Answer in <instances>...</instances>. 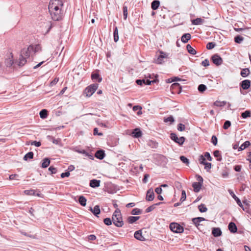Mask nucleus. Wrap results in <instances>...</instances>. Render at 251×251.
<instances>
[{"label": "nucleus", "mask_w": 251, "mask_h": 251, "mask_svg": "<svg viewBox=\"0 0 251 251\" xmlns=\"http://www.w3.org/2000/svg\"><path fill=\"white\" fill-rule=\"evenodd\" d=\"M154 198V194L152 189H149L147 192L146 200L148 201H152Z\"/></svg>", "instance_id": "4468645a"}, {"label": "nucleus", "mask_w": 251, "mask_h": 251, "mask_svg": "<svg viewBox=\"0 0 251 251\" xmlns=\"http://www.w3.org/2000/svg\"><path fill=\"white\" fill-rule=\"evenodd\" d=\"M213 155L215 157L217 158V161H222V157L219 151L216 150V151H214Z\"/></svg>", "instance_id": "ea45409f"}, {"label": "nucleus", "mask_w": 251, "mask_h": 251, "mask_svg": "<svg viewBox=\"0 0 251 251\" xmlns=\"http://www.w3.org/2000/svg\"><path fill=\"white\" fill-rule=\"evenodd\" d=\"M5 64L7 67H10L12 65L14 64L12 53H10L8 58L5 59Z\"/></svg>", "instance_id": "ddd939ff"}, {"label": "nucleus", "mask_w": 251, "mask_h": 251, "mask_svg": "<svg viewBox=\"0 0 251 251\" xmlns=\"http://www.w3.org/2000/svg\"><path fill=\"white\" fill-rule=\"evenodd\" d=\"M148 145L152 148H156L158 146V144L155 141L150 140L148 142Z\"/></svg>", "instance_id": "de8ad7c7"}, {"label": "nucleus", "mask_w": 251, "mask_h": 251, "mask_svg": "<svg viewBox=\"0 0 251 251\" xmlns=\"http://www.w3.org/2000/svg\"><path fill=\"white\" fill-rule=\"evenodd\" d=\"M251 85V81L249 79H245L240 83V87L243 90L249 89Z\"/></svg>", "instance_id": "f8f14e48"}, {"label": "nucleus", "mask_w": 251, "mask_h": 251, "mask_svg": "<svg viewBox=\"0 0 251 251\" xmlns=\"http://www.w3.org/2000/svg\"><path fill=\"white\" fill-rule=\"evenodd\" d=\"M100 181L95 179H92L90 181L89 185L92 188H97L100 186Z\"/></svg>", "instance_id": "4be33fe9"}, {"label": "nucleus", "mask_w": 251, "mask_h": 251, "mask_svg": "<svg viewBox=\"0 0 251 251\" xmlns=\"http://www.w3.org/2000/svg\"><path fill=\"white\" fill-rule=\"evenodd\" d=\"M216 45V44L215 42H208L206 45V49L207 50H212Z\"/></svg>", "instance_id": "3c124183"}, {"label": "nucleus", "mask_w": 251, "mask_h": 251, "mask_svg": "<svg viewBox=\"0 0 251 251\" xmlns=\"http://www.w3.org/2000/svg\"><path fill=\"white\" fill-rule=\"evenodd\" d=\"M241 116L243 119H246L251 117V111L249 110H246L245 112L241 113Z\"/></svg>", "instance_id": "f704fd0d"}, {"label": "nucleus", "mask_w": 251, "mask_h": 251, "mask_svg": "<svg viewBox=\"0 0 251 251\" xmlns=\"http://www.w3.org/2000/svg\"><path fill=\"white\" fill-rule=\"evenodd\" d=\"M211 142L214 146L217 145L218 143V139L216 136L213 135L211 138Z\"/></svg>", "instance_id": "e2e57ef3"}, {"label": "nucleus", "mask_w": 251, "mask_h": 251, "mask_svg": "<svg viewBox=\"0 0 251 251\" xmlns=\"http://www.w3.org/2000/svg\"><path fill=\"white\" fill-rule=\"evenodd\" d=\"M199 160L201 164L203 165L206 162H205V157L204 155L203 156L202 155H201L199 156Z\"/></svg>", "instance_id": "bf43d9fd"}, {"label": "nucleus", "mask_w": 251, "mask_h": 251, "mask_svg": "<svg viewBox=\"0 0 251 251\" xmlns=\"http://www.w3.org/2000/svg\"><path fill=\"white\" fill-rule=\"evenodd\" d=\"M132 136L134 138H139L142 135V132L139 128L134 129L131 133Z\"/></svg>", "instance_id": "dca6fc26"}, {"label": "nucleus", "mask_w": 251, "mask_h": 251, "mask_svg": "<svg viewBox=\"0 0 251 251\" xmlns=\"http://www.w3.org/2000/svg\"><path fill=\"white\" fill-rule=\"evenodd\" d=\"M78 202L81 206H85L86 205L87 199L83 196H80L78 197Z\"/></svg>", "instance_id": "c756f323"}, {"label": "nucleus", "mask_w": 251, "mask_h": 251, "mask_svg": "<svg viewBox=\"0 0 251 251\" xmlns=\"http://www.w3.org/2000/svg\"><path fill=\"white\" fill-rule=\"evenodd\" d=\"M41 50V47L39 45H36L34 47L33 46V52L34 53Z\"/></svg>", "instance_id": "680f3d73"}, {"label": "nucleus", "mask_w": 251, "mask_h": 251, "mask_svg": "<svg viewBox=\"0 0 251 251\" xmlns=\"http://www.w3.org/2000/svg\"><path fill=\"white\" fill-rule=\"evenodd\" d=\"M25 194L29 196H35L36 191L35 190L30 189V190H26L24 191Z\"/></svg>", "instance_id": "09e8293b"}, {"label": "nucleus", "mask_w": 251, "mask_h": 251, "mask_svg": "<svg viewBox=\"0 0 251 251\" xmlns=\"http://www.w3.org/2000/svg\"><path fill=\"white\" fill-rule=\"evenodd\" d=\"M226 103V101H216L213 103V105L217 107H223L224 106Z\"/></svg>", "instance_id": "37998d69"}, {"label": "nucleus", "mask_w": 251, "mask_h": 251, "mask_svg": "<svg viewBox=\"0 0 251 251\" xmlns=\"http://www.w3.org/2000/svg\"><path fill=\"white\" fill-rule=\"evenodd\" d=\"M91 78L94 81H98L99 82H101L102 80V78L100 77L98 73H93L91 74Z\"/></svg>", "instance_id": "393cba45"}, {"label": "nucleus", "mask_w": 251, "mask_h": 251, "mask_svg": "<svg viewBox=\"0 0 251 251\" xmlns=\"http://www.w3.org/2000/svg\"><path fill=\"white\" fill-rule=\"evenodd\" d=\"M160 1L158 0H154L152 1L151 3V8L152 10H157L159 5H160Z\"/></svg>", "instance_id": "a878e982"}, {"label": "nucleus", "mask_w": 251, "mask_h": 251, "mask_svg": "<svg viewBox=\"0 0 251 251\" xmlns=\"http://www.w3.org/2000/svg\"><path fill=\"white\" fill-rule=\"evenodd\" d=\"M158 75H154L153 74H147L145 75V77L147 79H158Z\"/></svg>", "instance_id": "c9c22d12"}, {"label": "nucleus", "mask_w": 251, "mask_h": 251, "mask_svg": "<svg viewBox=\"0 0 251 251\" xmlns=\"http://www.w3.org/2000/svg\"><path fill=\"white\" fill-rule=\"evenodd\" d=\"M160 54L158 56L157 59L155 60V63L158 64H162L163 59L164 58H167L168 57V54L162 51H160Z\"/></svg>", "instance_id": "9b49d317"}, {"label": "nucleus", "mask_w": 251, "mask_h": 251, "mask_svg": "<svg viewBox=\"0 0 251 251\" xmlns=\"http://www.w3.org/2000/svg\"><path fill=\"white\" fill-rule=\"evenodd\" d=\"M177 129L178 131H183L185 129V126L184 124L180 123L178 124Z\"/></svg>", "instance_id": "6e6d98bb"}, {"label": "nucleus", "mask_w": 251, "mask_h": 251, "mask_svg": "<svg viewBox=\"0 0 251 251\" xmlns=\"http://www.w3.org/2000/svg\"><path fill=\"white\" fill-rule=\"evenodd\" d=\"M50 161L49 158H45L42 161L41 167L46 168L50 165Z\"/></svg>", "instance_id": "c85d7f7f"}, {"label": "nucleus", "mask_w": 251, "mask_h": 251, "mask_svg": "<svg viewBox=\"0 0 251 251\" xmlns=\"http://www.w3.org/2000/svg\"><path fill=\"white\" fill-rule=\"evenodd\" d=\"M99 86L98 84L94 83L87 87L84 91V95L87 97H91L97 90Z\"/></svg>", "instance_id": "20e7f679"}, {"label": "nucleus", "mask_w": 251, "mask_h": 251, "mask_svg": "<svg viewBox=\"0 0 251 251\" xmlns=\"http://www.w3.org/2000/svg\"><path fill=\"white\" fill-rule=\"evenodd\" d=\"M191 37L190 33H185L181 38V41L184 43H186L191 39Z\"/></svg>", "instance_id": "cd10ccee"}, {"label": "nucleus", "mask_w": 251, "mask_h": 251, "mask_svg": "<svg viewBox=\"0 0 251 251\" xmlns=\"http://www.w3.org/2000/svg\"><path fill=\"white\" fill-rule=\"evenodd\" d=\"M50 13L51 18L53 21H59L62 18V13L61 10H57L56 11L50 12Z\"/></svg>", "instance_id": "1a4fd4ad"}, {"label": "nucleus", "mask_w": 251, "mask_h": 251, "mask_svg": "<svg viewBox=\"0 0 251 251\" xmlns=\"http://www.w3.org/2000/svg\"><path fill=\"white\" fill-rule=\"evenodd\" d=\"M244 203V205H243V207H241L244 211H245L248 213H251V208H250L251 204L248 202L247 200H245L243 201Z\"/></svg>", "instance_id": "2eb2a0df"}, {"label": "nucleus", "mask_w": 251, "mask_h": 251, "mask_svg": "<svg viewBox=\"0 0 251 251\" xmlns=\"http://www.w3.org/2000/svg\"><path fill=\"white\" fill-rule=\"evenodd\" d=\"M112 221L114 225L118 227H122L124 224L120 210L117 209L112 216Z\"/></svg>", "instance_id": "f03ea898"}, {"label": "nucleus", "mask_w": 251, "mask_h": 251, "mask_svg": "<svg viewBox=\"0 0 251 251\" xmlns=\"http://www.w3.org/2000/svg\"><path fill=\"white\" fill-rule=\"evenodd\" d=\"M180 160L184 164H185L186 165H188L189 164V159L186 158L184 156H180Z\"/></svg>", "instance_id": "603ef678"}, {"label": "nucleus", "mask_w": 251, "mask_h": 251, "mask_svg": "<svg viewBox=\"0 0 251 251\" xmlns=\"http://www.w3.org/2000/svg\"><path fill=\"white\" fill-rule=\"evenodd\" d=\"M155 208V205H151V206H150L149 207H148L146 209V212L147 213H149L150 212H151V211H152L153 209H154Z\"/></svg>", "instance_id": "338daca9"}, {"label": "nucleus", "mask_w": 251, "mask_h": 251, "mask_svg": "<svg viewBox=\"0 0 251 251\" xmlns=\"http://www.w3.org/2000/svg\"><path fill=\"white\" fill-rule=\"evenodd\" d=\"M186 49L188 52L191 54L195 55L197 53V51L193 48L190 44L187 45Z\"/></svg>", "instance_id": "473e14b6"}, {"label": "nucleus", "mask_w": 251, "mask_h": 251, "mask_svg": "<svg viewBox=\"0 0 251 251\" xmlns=\"http://www.w3.org/2000/svg\"><path fill=\"white\" fill-rule=\"evenodd\" d=\"M134 236L135 238L140 241H144L145 239L142 236V233L141 230L136 231L134 233Z\"/></svg>", "instance_id": "b1692460"}, {"label": "nucleus", "mask_w": 251, "mask_h": 251, "mask_svg": "<svg viewBox=\"0 0 251 251\" xmlns=\"http://www.w3.org/2000/svg\"><path fill=\"white\" fill-rule=\"evenodd\" d=\"M93 134L94 135H99V136H102L103 135V133L102 132H98V128L97 127L94 128V131H93Z\"/></svg>", "instance_id": "0e129e2a"}, {"label": "nucleus", "mask_w": 251, "mask_h": 251, "mask_svg": "<svg viewBox=\"0 0 251 251\" xmlns=\"http://www.w3.org/2000/svg\"><path fill=\"white\" fill-rule=\"evenodd\" d=\"M142 210L140 209L135 208L132 209L131 214L133 215H137L142 214Z\"/></svg>", "instance_id": "c03bdc74"}, {"label": "nucleus", "mask_w": 251, "mask_h": 251, "mask_svg": "<svg viewBox=\"0 0 251 251\" xmlns=\"http://www.w3.org/2000/svg\"><path fill=\"white\" fill-rule=\"evenodd\" d=\"M186 198V195L185 190H182L181 192V196L180 199V201L182 202L184 201Z\"/></svg>", "instance_id": "13d9d810"}, {"label": "nucleus", "mask_w": 251, "mask_h": 251, "mask_svg": "<svg viewBox=\"0 0 251 251\" xmlns=\"http://www.w3.org/2000/svg\"><path fill=\"white\" fill-rule=\"evenodd\" d=\"M159 82V80L158 79H154L152 80H150L149 79H147L145 77V78L142 79H137L136 80V83L137 84L140 86H142L143 84L146 85H150L151 83H158Z\"/></svg>", "instance_id": "423d86ee"}, {"label": "nucleus", "mask_w": 251, "mask_h": 251, "mask_svg": "<svg viewBox=\"0 0 251 251\" xmlns=\"http://www.w3.org/2000/svg\"><path fill=\"white\" fill-rule=\"evenodd\" d=\"M202 186V184L197 182H195L192 183V187L194 188V191L196 193H198L200 191Z\"/></svg>", "instance_id": "5701e85b"}, {"label": "nucleus", "mask_w": 251, "mask_h": 251, "mask_svg": "<svg viewBox=\"0 0 251 251\" xmlns=\"http://www.w3.org/2000/svg\"><path fill=\"white\" fill-rule=\"evenodd\" d=\"M49 171L50 172L51 175L55 174L57 172V169L53 166H50L49 169Z\"/></svg>", "instance_id": "052dcab7"}, {"label": "nucleus", "mask_w": 251, "mask_h": 251, "mask_svg": "<svg viewBox=\"0 0 251 251\" xmlns=\"http://www.w3.org/2000/svg\"><path fill=\"white\" fill-rule=\"evenodd\" d=\"M228 228L230 232L232 233H235L237 231V227L236 224L232 222L229 223Z\"/></svg>", "instance_id": "6ab92c4d"}, {"label": "nucleus", "mask_w": 251, "mask_h": 251, "mask_svg": "<svg viewBox=\"0 0 251 251\" xmlns=\"http://www.w3.org/2000/svg\"><path fill=\"white\" fill-rule=\"evenodd\" d=\"M201 65L204 67H207L209 66V61L208 59H205L201 62Z\"/></svg>", "instance_id": "69168bd1"}, {"label": "nucleus", "mask_w": 251, "mask_h": 251, "mask_svg": "<svg viewBox=\"0 0 251 251\" xmlns=\"http://www.w3.org/2000/svg\"><path fill=\"white\" fill-rule=\"evenodd\" d=\"M112 219H111L110 218H106L103 219V223L106 226H110L112 224Z\"/></svg>", "instance_id": "8fccbe9b"}, {"label": "nucleus", "mask_w": 251, "mask_h": 251, "mask_svg": "<svg viewBox=\"0 0 251 251\" xmlns=\"http://www.w3.org/2000/svg\"><path fill=\"white\" fill-rule=\"evenodd\" d=\"M171 88L172 89H176L177 91V92L180 93L181 90V87L180 84L178 83H174L171 85Z\"/></svg>", "instance_id": "7c9ffc66"}, {"label": "nucleus", "mask_w": 251, "mask_h": 251, "mask_svg": "<svg viewBox=\"0 0 251 251\" xmlns=\"http://www.w3.org/2000/svg\"><path fill=\"white\" fill-rule=\"evenodd\" d=\"M40 117L42 119H45L47 117L48 115V111L47 109H42L39 113Z\"/></svg>", "instance_id": "72a5a7b5"}, {"label": "nucleus", "mask_w": 251, "mask_h": 251, "mask_svg": "<svg viewBox=\"0 0 251 251\" xmlns=\"http://www.w3.org/2000/svg\"><path fill=\"white\" fill-rule=\"evenodd\" d=\"M205 220L206 219L203 217L194 218L192 220L193 223L195 225L198 229L201 232L203 231V229L200 228V226H203V225L201 224V222Z\"/></svg>", "instance_id": "6e6552de"}, {"label": "nucleus", "mask_w": 251, "mask_h": 251, "mask_svg": "<svg viewBox=\"0 0 251 251\" xmlns=\"http://www.w3.org/2000/svg\"><path fill=\"white\" fill-rule=\"evenodd\" d=\"M174 118L172 116H170L166 118H164V122L165 123H167L170 122L171 123H172L174 122Z\"/></svg>", "instance_id": "5fc2aeb1"}, {"label": "nucleus", "mask_w": 251, "mask_h": 251, "mask_svg": "<svg viewBox=\"0 0 251 251\" xmlns=\"http://www.w3.org/2000/svg\"><path fill=\"white\" fill-rule=\"evenodd\" d=\"M170 138L176 143L179 146H182L185 140V138L183 136L178 138L177 135L175 133H171L170 134Z\"/></svg>", "instance_id": "0eeeda50"}, {"label": "nucleus", "mask_w": 251, "mask_h": 251, "mask_svg": "<svg viewBox=\"0 0 251 251\" xmlns=\"http://www.w3.org/2000/svg\"><path fill=\"white\" fill-rule=\"evenodd\" d=\"M170 228L175 233H180L184 231L183 227L176 223H172L170 224Z\"/></svg>", "instance_id": "39448f33"}, {"label": "nucleus", "mask_w": 251, "mask_h": 251, "mask_svg": "<svg viewBox=\"0 0 251 251\" xmlns=\"http://www.w3.org/2000/svg\"><path fill=\"white\" fill-rule=\"evenodd\" d=\"M31 145H34L37 147H39L41 145V143L39 141H32L30 143Z\"/></svg>", "instance_id": "774afa93"}, {"label": "nucleus", "mask_w": 251, "mask_h": 251, "mask_svg": "<svg viewBox=\"0 0 251 251\" xmlns=\"http://www.w3.org/2000/svg\"><path fill=\"white\" fill-rule=\"evenodd\" d=\"M89 210L91 211L93 214L97 217H98V215L100 214V206L98 205H95L93 208L91 207H90Z\"/></svg>", "instance_id": "f3484780"}, {"label": "nucleus", "mask_w": 251, "mask_h": 251, "mask_svg": "<svg viewBox=\"0 0 251 251\" xmlns=\"http://www.w3.org/2000/svg\"><path fill=\"white\" fill-rule=\"evenodd\" d=\"M250 145V142L249 141H246L243 144H242L241 146L238 148V151H242L245 149L246 148H248Z\"/></svg>", "instance_id": "2f4dec72"}, {"label": "nucleus", "mask_w": 251, "mask_h": 251, "mask_svg": "<svg viewBox=\"0 0 251 251\" xmlns=\"http://www.w3.org/2000/svg\"><path fill=\"white\" fill-rule=\"evenodd\" d=\"M105 154L103 150H99L97 151L95 154V156L100 160L103 159L105 157Z\"/></svg>", "instance_id": "a211bd4d"}, {"label": "nucleus", "mask_w": 251, "mask_h": 251, "mask_svg": "<svg viewBox=\"0 0 251 251\" xmlns=\"http://www.w3.org/2000/svg\"><path fill=\"white\" fill-rule=\"evenodd\" d=\"M211 59L212 61V62L216 65V66H220L221 65L223 62V60L222 57L217 53L214 54L211 57Z\"/></svg>", "instance_id": "9d476101"}, {"label": "nucleus", "mask_w": 251, "mask_h": 251, "mask_svg": "<svg viewBox=\"0 0 251 251\" xmlns=\"http://www.w3.org/2000/svg\"><path fill=\"white\" fill-rule=\"evenodd\" d=\"M139 216H129L127 218V222L128 224H132L138 220Z\"/></svg>", "instance_id": "bb28decb"}, {"label": "nucleus", "mask_w": 251, "mask_h": 251, "mask_svg": "<svg viewBox=\"0 0 251 251\" xmlns=\"http://www.w3.org/2000/svg\"><path fill=\"white\" fill-rule=\"evenodd\" d=\"M123 15H124V20H126L127 16V7L126 6L124 5L123 8Z\"/></svg>", "instance_id": "864d4df0"}, {"label": "nucleus", "mask_w": 251, "mask_h": 251, "mask_svg": "<svg viewBox=\"0 0 251 251\" xmlns=\"http://www.w3.org/2000/svg\"><path fill=\"white\" fill-rule=\"evenodd\" d=\"M34 153L32 151L28 152V153H26L24 157V160L25 161H27L28 159H32L33 158Z\"/></svg>", "instance_id": "4c0bfd02"}, {"label": "nucleus", "mask_w": 251, "mask_h": 251, "mask_svg": "<svg viewBox=\"0 0 251 251\" xmlns=\"http://www.w3.org/2000/svg\"><path fill=\"white\" fill-rule=\"evenodd\" d=\"M231 126V122L229 121H226L223 125V128L224 129H228Z\"/></svg>", "instance_id": "4d7b16f0"}, {"label": "nucleus", "mask_w": 251, "mask_h": 251, "mask_svg": "<svg viewBox=\"0 0 251 251\" xmlns=\"http://www.w3.org/2000/svg\"><path fill=\"white\" fill-rule=\"evenodd\" d=\"M198 209L199 211L201 213L205 212L207 210V208L206 207L205 205L203 203H201L199 205Z\"/></svg>", "instance_id": "a18cd8bd"}, {"label": "nucleus", "mask_w": 251, "mask_h": 251, "mask_svg": "<svg viewBox=\"0 0 251 251\" xmlns=\"http://www.w3.org/2000/svg\"><path fill=\"white\" fill-rule=\"evenodd\" d=\"M229 193L232 196V197L235 200L237 203L240 207H243V204L240 200L234 194L233 192L231 190H228Z\"/></svg>", "instance_id": "aec40b11"}, {"label": "nucleus", "mask_w": 251, "mask_h": 251, "mask_svg": "<svg viewBox=\"0 0 251 251\" xmlns=\"http://www.w3.org/2000/svg\"><path fill=\"white\" fill-rule=\"evenodd\" d=\"M244 40V37L240 35H237L234 37V42L237 44L241 43Z\"/></svg>", "instance_id": "49530a36"}, {"label": "nucleus", "mask_w": 251, "mask_h": 251, "mask_svg": "<svg viewBox=\"0 0 251 251\" xmlns=\"http://www.w3.org/2000/svg\"><path fill=\"white\" fill-rule=\"evenodd\" d=\"M33 52V46L30 45L27 48H24L21 50L19 60L17 65L19 67H23L27 62L26 58H28ZM16 64L15 62V65Z\"/></svg>", "instance_id": "f257e3e1"}, {"label": "nucleus", "mask_w": 251, "mask_h": 251, "mask_svg": "<svg viewBox=\"0 0 251 251\" xmlns=\"http://www.w3.org/2000/svg\"><path fill=\"white\" fill-rule=\"evenodd\" d=\"M212 234L214 237H217L222 235V232L220 228L213 227L212 230Z\"/></svg>", "instance_id": "412c9836"}, {"label": "nucleus", "mask_w": 251, "mask_h": 251, "mask_svg": "<svg viewBox=\"0 0 251 251\" xmlns=\"http://www.w3.org/2000/svg\"><path fill=\"white\" fill-rule=\"evenodd\" d=\"M250 72V70L248 68L243 69L241 71L240 75L242 77H245L249 75Z\"/></svg>", "instance_id": "e433bc0d"}, {"label": "nucleus", "mask_w": 251, "mask_h": 251, "mask_svg": "<svg viewBox=\"0 0 251 251\" xmlns=\"http://www.w3.org/2000/svg\"><path fill=\"white\" fill-rule=\"evenodd\" d=\"M62 6V0H50L49 5V12L61 10Z\"/></svg>", "instance_id": "7ed1b4c3"}, {"label": "nucleus", "mask_w": 251, "mask_h": 251, "mask_svg": "<svg viewBox=\"0 0 251 251\" xmlns=\"http://www.w3.org/2000/svg\"><path fill=\"white\" fill-rule=\"evenodd\" d=\"M206 89H207L206 86L205 85L202 84H200L198 87V90L199 92L201 93H203L204 91H206Z\"/></svg>", "instance_id": "79ce46f5"}, {"label": "nucleus", "mask_w": 251, "mask_h": 251, "mask_svg": "<svg viewBox=\"0 0 251 251\" xmlns=\"http://www.w3.org/2000/svg\"><path fill=\"white\" fill-rule=\"evenodd\" d=\"M113 35H114V41L115 42H117L119 40L118 30V28L117 26H115L114 29Z\"/></svg>", "instance_id": "58836bf2"}, {"label": "nucleus", "mask_w": 251, "mask_h": 251, "mask_svg": "<svg viewBox=\"0 0 251 251\" xmlns=\"http://www.w3.org/2000/svg\"><path fill=\"white\" fill-rule=\"evenodd\" d=\"M192 22V24L194 25H201L203 23V20L201 18H197L193 20Z\"/></svg>", "instance_id": "a19ab883"}]
</instances>
